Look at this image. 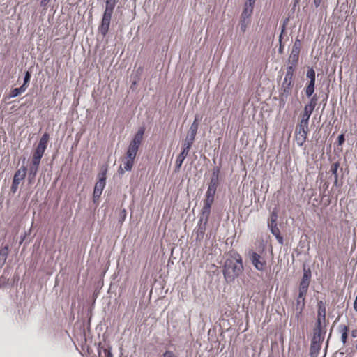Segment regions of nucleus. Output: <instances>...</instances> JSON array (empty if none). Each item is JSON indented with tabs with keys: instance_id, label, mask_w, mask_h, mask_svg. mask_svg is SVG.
Here are the masks:
<instances>
[{
	"instance_id": "28",
	"label": "nucleus",
	"mask_w": 357,
	"mask_h": 357,
	"mask_svg": "<svg viewBox=\"0 0 357 357\" xmlns=\"http://www.w3.org/2000/svg\"><path fill=\"white\" fill-rule=\"evenodd\" d=\"M26 86H24L23 85H22L19 88H15L13 90H11L9 97L10 98H15V97L20 96L23 92H24L26 91Z\"/></svg>"
},
{
	"instance_id": "23",
	"label": "nucleus",
	"mask_w": 357,
	"mask_h": 357,
	"mask_svg": "<svg viewBox=\"0 0 357 357\" xmlns=\"http://www.w3.org/2000/svg\"><path fill=\"white\" fill-rule=\"evenodd\" d=\"M340 167V163L338 162H335L332 164L331 167L330 172L332 173V174L334 175V185L335 186H337L338 183V175H337V170Z\"/></svg>"
},
{
	"instance_id": "5",
	"label": "nucleus",
	"mask_w": 357,
	"mask_h": 357,
	"mask_svg": "<svg viewBox=\"0 0 357 357\" xmlns=\"http://www.w3.org/2000/svg\"><path fill=\"white\" fill-rule=\"evenodd\" d=\"M192 144L193 143L190 142L188 141H186V140L184 141V143L183 144V150H182L181 153L177 157L176 160V165H175V170H174L176 172H177L180 170V168H181L184 160L187 157L189 150H190L191 146L192 145Z\"/></svg>"
},
{
	"instance_id": "32",
	"label": "nucleus",
	"mask_w": 357,
	"mask_h": 357,
	"mask_svg": "<svg viewBox=\"0 0 357 357\" xmlns=\"http://www.w3.org/2000/svg\"><path fill=\"white\" fill-rule=\"evenodd\" d=\"M214 196L215 195H213L206 194V199L204 201V205L211 207V206L214 202Z\"/></svg>"
},
{
	"instance_id": "25",
	"label": "nucleus",
	"mask_w": 357,
	"mask_h": 357,
	"mask_svg": "<svg viewBox=\"0 0 357 357\" xmlns=\"http://www.w3.org/2000/svg\"><path fill=\"white\" fill-rule=\"evenodd\" d=\"M218 185V181H215V180H210L206 194L215 195L217 190V187Z\"/></svg>"
},
{
	"instance_id": "22",
	"label": "nucleus",
	"mask_w": 357,
	"mask_h": 357,
	"mask_svg": "<svg viewBox=\"0 0 357 357\" xmlns=\"http://www.w3.org/2000/svg\"><path fill=\"white\" fill-rule=\"evenodd\" d=\"M206 225H207V223H205L204 222H200V220L199 221L197 229L196 230V234H197V238H203V236L204 235V233H205Z\"/></svg>"
},
{
	"instance_id": "53",
	"label": "nucleus",
	"mask_w": 357,
	"mask_h": 357,
	"mask_svg": "<svg viewBox=\"0 0 357 357\" xmlns=\"http://www.w3.org/2000/svg\"><path fill=\"white\" fill-rule=\"evenodd\" d=\"M275 216H277V215L275 213H273L271 215V220L275 219Z\"/></svg>"
},
{
	"instance_id": "39",
	"label": "nucleus",
	"mask_w": 357,
	"mask_h": 357,
	"mask_svg": "<svg viewBox=\"0 0 357 357\" xmlns=\"http://www.w3.org/2000/svg\"><path fill=\"white\" fill-rule=\"evenodd\" d=\"M301 42L298 38H296L294 41L292 49L301 51Z\"/></svg>"
},
{
	"instance_id": "42",
	"label": "nucleus",
	"mask_w": 357,
	"mask_h": 357,
	"mask_svg": "<svg viewBox=\"0 0 357 357\" xmlns=\"http://www.w3.org/2000/svg\"><path fill=\"white\" fill-rule=\"evenodd\" d=\"M284 29H285V24H283V26H282V33H281V34H280V38H279V40H280V47H279V49H278V52H279L280 53H282V52H283V47H282V44H281V42H282V33H283V32H284Z\"/></svg>"
},
{
	"instance_id": "51",
	"label": "nucleus",
	"mask_w": 357,
	"mask_h": 357,
	"mask_svg": "<svg viewBox=\"0 0 357 357\" xmlns=\"http://www.w3.org/2000/svg\"><path fill=\"white\" fill-rule=\"evenodd\" d=\"M315 85V79H310L307 86H314Z\"/></svg>"
},
{
	"instance_id": "36",
	"label": "nucleus",
	"mask_w": 357,
	"mask_h": 357,
	"mask_svg": "<svg viewBox=\"0 0 357 357\" xmlns=\"http://www.w3.org/2000/svg\"><path fill=\"white\" fill-rule=\"evenodd\" d=\"M38 166H34L31 165L29 168V176H32L33 178H34L38 172Z\"/></svg>"
},
{
	"instance_id": "38",
	"label": "nucleus",
	"mask_w": 357,
	"mask_h": 357,
	"mask_svg": "<svg viewBox=\"0 0 357 357\" xmlns=\"http://www.w3.org/2000/svg\"><path fill=\"white\" fill-rule=\"evenodd\" d=\"M306 76L310 79H315L316 75H315L314 70L312 68L308 69V70L306 73Z\"/></svg>"
},
{
	"instance_id": "34",
	"label": "nucleus",
	"mask_w": 357,
	"mask_h": 357,
	"mask_svg": "<svg viewBox=\"0 0 357 357\" xmlns=\"http://www.w3.org/2000/svg\"><path fill=\"white\" fill-rule=\"evenodd\" d=\"M107 171L106 167L102 169L101 172L98 174V181H102L103 183H106Z\"/></svg>"
},
{
	"instance_id": "44",
	"label": "nucleus",
	"mask_w": 357,
	"mask_h": 357,
	"mask_svg": "<svg viewBox=\"0 0 357 357\" xmlns=\"http://www.w3.org/2000/svg\"><path fill=\"white\" fill-rule=\"evenodd\" d=\"M40 160L41 159H40V158H36L33 157L31 165L39 167Z\"/></svg>"
},
{
	"instance_id": "9",
	"label": "nucleus",
	"mask_w": 357,
	"mask_h": 357,
	"mask_svg": "<svg viewBox=\"0 0 357 357\" xmlns=\"http://www.w3.org/2000/svg\"><path fill=\"white\" fill-rule=\"evenodd\" d=\"M250 259L255 266V268L260 271H262L265 268L266 261L264 258L255 252L250 251L249 252Z\"/></svg>"
},
{
	"instance_id": "56",
	"label": "nucleus",
	"mask_w": 357,
	"mask_h": 357,
	"mask_svg": "<svg viewBox=\"0 0 357 357\" xmlns=\"http://www.w3.org/2000/svg\"><path fill=\"white\" fill-rule=\"evenodd\" d=\"M356 349H357V344H356Z\"/></svg>"
},
{
	"instance_id": "41",
	"label": "nucleus",
	"mask_w": 357,
	"mask_h": 357,
	"mask_svg": "<svg viewBox=\"0 0 357 357\" xmlns=\"http://www.w3.org/2000/svg\"><path fill=\"white\" fill-rule=\"evenodd\" d=\"M31 79V73L29 71H26L24 78L23 86H26V84L29 82Z\"/></svg>"
},
{
	"instance_id": "19",
	"label": "nucleus",
	"mask_w": 357,
	"mask_h": 357,
	"mask_svg": "<svg viewBox=\"0 0 357 357\" xmlns=\"http://www.w3.org/2000/svg\"><path fill=\"white\" fill-rule=\"evenodd\" d=\"M299 54L300 51L293 49L291 50V52L288 59V62L290 63L291 66H296L299 58Z\"/></svg>"
},
{
	"instance_id": "2",
	"label": "nucleus",
	"mask_w": 357,
	"mask_h": 357,
	"mask_svg": "<svg viewBox=\"0 0 357 357\" xmlns=\"http://www.w3.org/2000/svg\"><path fill=\"white\" fill-rule=\"evenodd\" d=\"M243 271L242 259L240 255L238 258L227 259L224 264L222 273L227 283H231L238 278Z\"/></svg>"
},
{
	"instance_id": "46",
	"label": "nucleus",
	"mask_w": 357,
	"mask_h": 357,
	"mask_svg": "<svg viewBox=\"0 0 357 357\" xmlns=\"http://www.w3.org/2000/svg\"><path fill=\"white\" fill-rule=\"evenodd\" d=\"M18 186H19V183H15L13 181L12 185H11V189H10L13 193L16 192V191L18 189Z\"/></svg>"
},
{
	"instance_id": "54",
	"label": "nucleus",
	"mask_w": 357,
	"mask_h": 357,
	"mask_svg": "<svg viewBox=\"0 0 357 357\" xmlns=\"http://www.w3.org/2000/svg\"><path fill=\"white\" fill-rule=\"evenodd\" d=\"M120 172H121V173H123V169H122V168H121V167H120Z\"/></svg>"
},
{
	"instance_id": "48",
	"label": "nucleus",
	"mask_w": 357,
	"mask_h": 357,
	"mask_svg": "<svg viewBox=\"0 0 357 357\" xmlns=\"http://www.w3.org/2000/svg\"><path fill=\"white\" fill-rule=\"evenodd\" d=\"M344 142V137L343 134L338 136V144L341 145Z\"/></svg>"
},
{
	"instance_id": "21",
	"label": "nucleus",
	"mask_w": 357,
	"mask_h": 357,
	"mask_svg": "<svg viewBox=\"0 0 357 357\" xmlns=\"http://www.w3.org/2000/svg\"><path fill=\"white\" fill-rule=\"evenodd\" d=\"M321 343L311 342L310 354L311 357H317L321 349Z\"/></svg>"
},
{
	"instance_id": "8",
	"label": "nucleus",
	"mask_w": 357,
	"mask_h": 357,
	"mask_svg": "<svg viewBox=\"0 0 357 357\" xmlns=\"http://www.w3.org/2000/svg\"><path fill=\"white\" fill-rule=\"evenodd\" d=\"M112 14H113L112 12L106 11V10H105L103 13L101 24L100 25V26L98 28L99 32L103 36H105L107 35V33H108Z\"/></svg>"
},
{
	"instance_id": "4",
	"label": "nucleus",
	"mask_w": 357,
	"mask_h": 357,
	"mask_svg": "<svg viewBox=\"0 0 357 357\" xmlns=\"http://www.w3.org/2000/svg\"><path fill=\"white\" fill-rule=\"evenodd\" d=\"M292 89V82L283 80L280 87L279 99L280 105L284 106L286 101L291 94Z\"/></svg>"
},
{
	"instance_id": "7",
	"label": "nucleus",
	"mask_w": 357,
	"mask_h": 357,
	"mask_svg": "<svg viewBox=\"0 0 357 357\" xmlns=\"http://www.w3.org/2000/svg\"><path fill=\"white\" fill-rule=\"evenodd\" d=\"M49 134L45 132L40 139L39 143L33 153V157L41 159L43 153L47 148V142L49 140Z\"/></svg>"
},
{
	"instance_id": "14",
	"label": "nucleus",
	"mask_w": 357,
	"mask_h": 357,
	"mask_svg": "<svg viewBox=\"0 0 357 357\" xmlns=\"http://www.w3.org/2000/svg\"><path fill=\"white\" fill-rule=\"evenodd\" d=\"M105 184L106 183H103L102 181H98L96 182L93 193V198L94 202H96V200H98L100 198L102 192V190L105 188Z\"/></svg>"
},
{
	"instance_id": "33",
	"label": "nucleus",
	"mask_w": 357,
	"mask_h": 357,
	"mask_svg": "<svg viewBox=\"0 0 357 357\" xmlns=\"http://www.w3.org/2000/svg\"><path fill=\"white\" fill-rule=\"evenodd\" d=\"M219 173L220 169L218 167L213 168L211 180L218 181Z\"/></svg>"
},
{
	"instance_id": "24",
	"label": "nucleus",
	"mask_w": 357,
	"mask_h": 357,
	"mask_svg": "<svg viewBox=\"0 0 357 357\" xmlns=\"http://www.w3.org/2000/svg\"><path fill=\"white\" fill-rule=\"evenodd\" d=\"M314 109L312 108L311 107L308 105H305L304 107L303 113L301 115V120H305L306 121H309L310 117L314 111Z\"/></svg>"
},
{
	"instance_id": "49",
	"label": "nucleus",
	"mask_w": 357,
	"mask_h": 357,
	"mask_svg": "<svg viewBox=\"0 0 357 357\" xmlns=\"http://www.w3.org/2000/svg\"><path fill=\"white\" fill-rule=\"evenodd\" d=\"M50 1V0H41L40 1V6L43 7H46L48 3Z\"/></svg>"
},
{
	"instance_id": "37",
	"label": "nucleus",
	"mask_w": 357,
	"mask_h": 357,
	"mask_svg": "<svg viewBox=\"0 0 357 357\" xmlns=\"http://www.w3.org/2000/svg\"><path fill=\"white\" fill-rule=\"evenodd\" d=\"M115 6H116V4H114L113 3L105 1V10L110 11V12L113 13L114 10V8H115Z\"/></svg>"
},
{
	"instance_id": "50",
	"label": "nucleus",
	"mask_w": 357,
	"mask_h": 357,
	"mask_svg": "<svg viewBox=\"0 0 357 357\" xmlns=\"http://www.w3.org/2000/svg\"><path fill=\"white\" fill-rule=\"evenodd\" d=\"M321 3V0H314L313 3L316 8L319 7Z\"/></svg>"
},
{
	"instance_id": "47",
	"label": "nucleus",
	"mask_w": 357,
	"mask_h": 357,
	"mask_svg": "<svg viewBox=\"0 0 357 357\" xmlns=\"http://www.w3.org/2000/svg\"><path fill=\"white\" fill-rule=\"evenodd\" d=\"M103 351L105 353V357H113V354L111 351L110 349H103Z\"/></svg>"
},
{
	"instance_id": "29",
	"label": "nucleus",
	"mask_w": 357,
	"mask_h": 357,
	"mask_svg": "<svg viewBox=\"0 0 357 357\" xmlns=\"http://www.w3.org/2000/svg\"><path fill=\"white\" fill-rule=\"evenodd\" d=\"M295 67L296 66L291 65L287 67L285 77L284 79V81H289L292 82Z\"/></svg>"
},
{
	"instance_id": "35",
	"label": "nucleus",
	"mask_w": 357,
	"mask_h": 357,
	"mask_svg": "<svg viewBox=\"0 0 357 357\" xmlns=\"http://www.w3.org/2000/svg\"><path fill=\"white\" fill-rule=\"evenodd\" d=\"M317 101H318V97H317V95H314V96H313L311 98L309 103L307 104V105H308V106L311 107L312 108L314 109L316 105H317Z\"/></svg>"
},
{
	"instance_id": "6",
	"label": "nucleus",
	"mask_w": 357,
	"mask_h": 357,
	"mask_svg": "<svg viewBox=\"0 0 357 357\" xmlns=\"http://www.w3.org/2000/svg\"><path fill=\"white\" fill-rule=\"evenodd\" d=\"M49 134L45 132L40 139L39 143L33 153V157L41 159L43 153L47 148V142L49 140Z\"/></svg>"
},
{
	"instance_id": "1",
	"label": "nucleus",
	"mask_w": 357,
	"mask_h": 357,
	"mask_svg": "<svg viewBox=\"0 0 357 357\" xmlns=\"http://www.w3.org/2000/svg\"><path fill=\"white\" fill-rule=\"evenodd\" d=\"M144 131V127H140L128 146L123 162V168L126 171L132 170L134 160L143 139Z\"/></svg>"
},
{
	"instance_id": "16",
	"label": "nucleus",
	"mask_w": 357,
	"mask_h": 357,
	"mask_svg": "<svg viewBox=\"0 0 357 357\" xmlns=\"http://www.w3.org/2000/svg\"><path fill=\"white\" fill-rule=\"evenodd\" d=\"M324 340V335L321 331V326H316L314 329L312 342L321 343Z\"/></svg>"
},
{
	"instance_id": "20",
	"label": "nucleus",
	"mask_w": 357,
	"mask_h": 357,
	"mask_svg": "<svg viewBox=\"0 0 357 357\" xmlns=\"http://www.w3.org/2000/svg\"><path fill=\"white\" fill-rule=\"evenodd\" d=\"M348 326L344 324H340L338 326V331L341 333V341L344 344L347 339Z\"/></svg>"
},
{
	"instance_id": "18",
	"label": "nucleus",
	"mask_w": 357,
	"mask_h": 357,
	"mask_svg": "<svg viewBox=\"0 0 357 357\" xmlns=\"http://www.w3.org/2000/svg\"><path fill=\"white\" fill-rule=\"evenodd\" d=\"M211 206H203L202 209V213L200 215V222H204L205 223H208V218L211 214Z\"/></svg>"
},
{
	"instance_id": "10",
	"label": "nucleus",
	"mask_w": 357,
	"mask_h": 357,
	"mask_svg": "<svg viewBox=\"0 0 357 357\" xmlns=\"http://www.w3.org/2000/svg\"><path fill=\"white\" fill-rule=\"evenodd\" d=\"M199 120H200V119H199V115H195V119L190 127V129L188 132V134H187V136H186V138L185 140L188 141L192 143L194 142L195 136H196L197 130H198V128H199Z\"/></svg>"
},
{
	"instance_id": "3",
	"label": "nucleus",
	"mask_w": 357,
	"mask_h": 357,
	"mask_svg": "<svg viewBox=\"0 0 357 357\" xmlns=\"http://www.w3.org/2000/svg\"><path fill=\"white\" fill-rule=\"evenodd\" d=\"M312 273L310 268L303 267V275L299 285L300 297L305 296L311 279Z\"/></svg>"
},
{
	"instance_id": "45",
	"label": "nucleus",
	"mask_w": 357,
	"mask_h": 357,
	"mask_svg": "<svg viewBox=\"0 0 357 357\" xmlns=\"http://www.w3.org/2000/svg\"><path fill=\"white\" fill-rule=\"evenodd\" d=\"M163 357H176V356L174 354L173 351H166L163 355H162Z\"/></svg>"
},
{
	"instance_id": "30",
	"label": "nucleus",
	"mask_w": 357,
	"mask_h": 357,
	"mask_svg": "<svg viewBox=\"0 0 357 357\" xmlns=\"http://www.w3.org/2000/svg\"><path fill=\"white\" fill-rule=\"evenodd\" d=\"M296 134V142L298 146H302L303 144L305 142L307 139V134H301V133H295Z\"/></svg>"
},
{
	"instance_id": "13",
	"label": "nucleus",
	"mask_w": 357,
	"mask_h": 357,
	"mask_svg": "<svg viewBox=\"0 0 357 357\" xmlns=\"http://www.w3.org/2000/svg\"><path fill=\"white\" fill-rule=\"evenodd\" d=\"M255 3V1L250 2V1L247 0L243 10L241 13V18L250 20V17L253 13V6Z\"/></svg>"
},
{
	"instance_id": "27",
	"label": "nucleus",
	"mask_w": 357,
	"mask_h": 357,
	"mask_svg": "<svg viewBox=\"0 0 357 357\" xmlns=\"http://www.w3.org/2000/svg\"><path fill=\"white\" fill-rule=\"evenodd\" d=\"M8 255V247L5 246L0 250V264L3 265L7 259Z\"/></svg>"
},
{
	"instance_id": "15",
	"label": "nucleus",
	"mask_w": 357,
	"mask_h": 357,
	"mask_svg": "<svg viewBox=\"0 0 357 357\" xmlns=\"http://www.w3.org/2000/svg\"><path fill=\"white\" fill-rule=\"evenodd\" d=\"M26 167L23 166L20 169L17 170L14 174L13 181L17 183H20L21 181L24 180L26 174Z\"/></svg>"
},
{
	"instance_id": "31",
	"label": "nucleus",
	"mask_w": 357,
	"mask_h": 357,
	"mask_svg": "<svg viewBox=\"0 0 357 357\" xmlns=\"http://www.w3.org/2000/svg\"><path fill=\"white\" fill-rule=\"evenodd\" d=\"M250 20L248 19H243L241 18L240 22H239V26L241 31L244 33L246 31L247 26L250 24Z\"/></svg>"
},
{
	"instance_id": "52",
	"label": "nucleus",
	"mask_w": 357,
	"mask_h": 357,
	"mask_svg": "<svg viewBox=\"0 0 357 357\" xmlns=\"http://www.w3.org/2000/svg\"><path fill=\"white\" fill-rule=\"evenodd\" d=\"M106 1L116 4V3L118 2V0H106Z\"/></svg>"
},
{
	"instance_id": "17",
	"label": "nucleus",
	"mask_w": 357,
	"mask_h": 357,
	"mask_svg": "<svg viewBox=\"0 0 357 357\" xmlns=\"http://www.w3.org/2000/svg\"><path fill=\"white\" fill-rule=\"evenodd\" d=\"M309 121L305 120H301L299 124L297 126L295 130V133L307 134L309 131L308 128Z\"/></svg>"
},
{
	"instance_id": "55",
	"label": "nucleus",
	"mask_w": 357,
	"mask_h": 357,
	"mask_svg": "<svg viewBox=\"0 0 357 357\" xmlns=\"http://www.w3.org/2000/svg\"><path fill=\"white\" fill-rule=\"evenodd\" d=\"M353 337H355V333H354V331H353V334H352Z\"/></svg>"
},
{
	"instance_id": "26",
	"label": "nucleus",
	"mask_w": 357,
	"mask_h": 357,
	"mask_svg": "<svg viewBox=\"0 0 357 357\" xmlns=\"http://www.w3.org/2000/svg\"><path fill=\"white\" fill-rule=\"evenodd\" d=\"M305 297H300V292L298 293V296L296 299V310L298 311V314H301L303 312V310L305 307Z\"/></svg>"
},
{
	"instance_id": "40",
	"label": "nucleus",
	"mask_w": 357,
	"mask_h": 357,
	"mask_svg": "<svg viewBox=\"0 0 357 357\" xmlns=\"http://www.w3.org/2000/svg\"><path fill=\"white\" fill-rule=\"evenodd\" d=\"M314 91V86H307V87L305 89V94H306V96L308 98L312 96V95L313 94Z\"/></svg>"
},
{
	"instance_id": "11",
	"label": "nucleus",
	"mask_w": 357,
	"mask_h": 357,
	"mask_svg": "<svg viewBox=\"0 0 357 357\" xmlns=\"http://www.w3.org/2000/svg\"><path fill=\"white\" fill-rule=\"evenodd\" d=\"M318 314L316 326H321L322 322L326 320V305L322 301H319L317 303Z\"/></svg>"
},
{
	"instance_id": "12",
	"label": "nucleus",
	"mask_w": 357,
	"mask_h": 357,
	"mask_svg": "<svg viewBox=\"0 0 357 357\" xmlns=\"http://www.w3.org/2000/svg\"><path fill=\"white\" fill-rule=\"evenodd\" d=\"M277 216H275V219H272L271 222L268 223V227L271 233L275 236L280 244H283V238L280 236V230L277 226Z\"/></svg>"
},
{
	"instance_id": "43",
	"label": "nucleus",
	"mask_w": 357,
	"mask_h": 357,
	"mask_svg": "<svg viewBox=\"0 0 357 357\" xmlns=\"http://www.w3.org/2000/svg\"><path fill=\"white\" fill-rule=\"evenodd\" d=\"M126 217V209H123V210H121V211L120 213V218H119V222L122 223L125 220Z\"/></svg>"
}]
</instances>
